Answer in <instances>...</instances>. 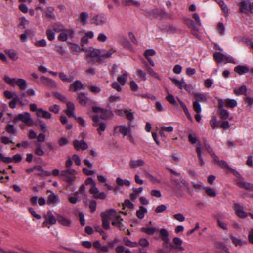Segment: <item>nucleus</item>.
Here are the masks:
<instances>
[{"label": "nucleus", "instance_id": "21", "mask_svg": "<svg viewBox=\"0 0 253 253\" xmlns=\"http://www.w3.org/2000/svg\"><path fill=\"white\" fill-rule=\"evenodd\" d=\"M73 143L75 148L77 150H79L80 149L84 150L88 148L87 144L84 140L79 141L78 140H75Z\"/></svg>", "mask_w": 253, "mask_h": 253}, {"label": "nucleus", "instance_id": "60", "mask_svg": "<svg viewBox=\"0 0 253 253\" xmlns=\"http://www.w3.org/2000/svg\"><path fill=\"white\" fill-rule=\"evenodd\" d=\"M36 145L37 147L35 150V153L38 156H42L44 154V151L40 148V144L37 143Z\"/></svg>", "mask_w": 253, "mask_h": 253}, {"label": "nucleus", "instance_id": "20", "mask_svg": "<svg viewBox=\"0 0 253 253\" xmlns=\"http://www.w3.org/2000/svg\"><path fill=\"white\" fill-rule=\"evenodd\" d=\"M40 81L44 85L51 88H55L56 87V84L54 81L45 76L41 77Z\"/></svg>", "mask_w": 253, "mask_h": 253}, {"label": "nucleus", "instance_id": "18", "mask_svg": "<svg viewBox=\"0 0 253 253\" xmlns=\"http://www.w3.org/2000/svg\"><path fill=\"white\" fill-rule=\"evenodd\" d=\"M85 87L84 84H83L79 80H76L69 86L70 91L76 92L78 90L84 89Z\"/></svg>", "mask_w": 253, "mask_h": 253}, {"label": "nucleus", "instance_id": "2", "mask_svg": "<svg viewBox=\"0 0 253 253\" xmlns=\"http://www.w3.org/2000/svg\"><path fill=\"white\" fill-rule=\"evenodd\" d=\"M77 171L74 169H68L63 170L61 173V176L63 177V180L69 183H72L75 180Z\"/></svg>", "mask_w": 253, "mask_h": 253}, {"label": "nucleus", "instance_id": "45", "mask_svg": "<svg viewBox=\"0 0 253 253\" xmlns=\"http://www.w3.org/2000/svg\"><path fill=\"white\" fill-rule=\"evenodd\" d=\"M115 52V50L113 49H111L105 52L101 53L100 55V59H104L106 58H110L112 54Z\"/></svg>", "mask_w": 253, "mask_h": 253}, {"label": "nucleus", "instance_id": "13", "mask_svg": "<svg viewBox=\"0 0 253 253\" xmlns=\"http://www.w3.org/2000/svg\"><path fill=\"white\" fill-rule=\"evenodd\" d=\"M46 194L47 195V203L48 205H57L59 203V198L58 195L55 194L51 190H48Z\"/></svg>", "mask_w": 253, "mask_h": 253}, {"label": "nucleus", "instance_id": "8", "mask_svg": "<svg viewBox=\"0 0 253 253\" xmlns=\"http://www.w3.org/2000/svg\"><path fill=\"white\" fill-rule=\"evenodd\" d=\"M239 5L240 6L239 11L241 13L244 14H247L248 12L253 13V8L250 2L243 0L239 3Z\"/></svg>", "mask_w": 253, "mask_h": 253}, {"label": "nucleus", "instance_id": "25", "mask_svg": "<svg viewBox=\"0 0 253 253\" xmlns=\"http://www.w3.org/2000/svg\"><path fill=\"white\" fill-rule=\"evenodd\" d=\"M37 115L39 117L43 118L45 119H50L52 117L51 113L42 108H39L38 110H37Z\"/></svg>", "mask_w": 253, "mask_h": 253}, {"label": "nucleus", "instance_id": "39", "mask_svg": "<svg viewBox=\"0 0 253 253\" xmlns=\"http://www.w3.org/2000/svg\"><path fill=\"white\" fill-rule=\"evenodd\" d=\"M77 100L82 105H85L87 103L88 98L86 96L85 93H81L78 94Z\"/></svg>", "mask_w": 253, "mask_h": 253}, {"label": "nucleus", "instance_id": "14", "mask_svg": "<svg viewBox=\"0 0 253 253\" xmlns=\"http://www.w3.org/2000/svg\"><path fill=\"white\" fill-rule=\"evenodd\" d=\"M246 207L242 204H236L234 205L235 213L240 218H243L247 216V214L244 211Z\"/></svg>", "mask_w": 253, "mask_h": 253}, {"label": "nucleus", "instance_id": "24", "mask_svg": "<svg viewBox=\"0 0 253 253\" xmlns=\"http://www.w3.org/2000/svg\"><path fill=\"white\" fill-rule=\"evenodd\" d=\"M100 55L101 52L99 50L94 48H90L87 52L86 56L87 57H90L94 60L97 57L100 59Z\"/></svg>", "mask_w": 253, "mask_h": 253}, {"label": "nucleus", "instance_id": "37", "mask_svg": "<svg viewBox=\"0 0 253 253\" xmlns=\"http://www.w3.org/2000/svg\"><path fill=\"white\" fill-rule=\"evenodd\" d=\"M59 76L60 79L62 81L65 82H68V83L72 82L74 80V77L73 76H71V75L67 76L63 72L59 73Z\"/></svg>", "mask_w": 253, "mask_h": 253}, {"label": "nucleus", "instance_id": "48", "mask_svg": "<svg viewBox=\"0 0 253 253\" xmlns=\"http://www.w3.org/2000/svg\"><path fill=\"white\" fill-rule=\"evenodd\" d=\"M46 44V41L44 39L37 41L34 43V45L37 47H45Z\"/></svg>", "mask_w": 253, "mask_h": 253}, {"label": "nucleus", "instance_id": "3", "mask_svg": "<svg viewBox=\"0 0 253 253\" xmlns=\"http://www.w3.org/2000/svg\"><path fill=\"white\" fill-rule=\"evenodd\" d=\"M115 215H116V211L114 209H110L101 214L102 227L104 229L108 230L110 228V222L108 220L107 218L108 217L114 216Z\"/></svg>", "mask_w": 253, "mask_h": 253}, {"label": "nucleus", "instance_id": "51", "mask_svg": "<svg viewBox=\"0 0 253 253\" xmlns=\"http://www.w3.org/2000/svg\"><path fill=\"white\" fill-rule=\"evenodd\" d=\"M145 177L149 180L150 181L152 182H159V180L155 177L153 176L151 174L148 172H145Z\"/></svg>", "mask_w": 253, "mask_h": 253}, {"label": "nucleus", "instance_id": "1", "mask_svg": "<svg viewBox=\"0 0 253 253\" xmlns=\"http://www.w3.org/2000/svg\"><path fill=\"white\" fill-rule=\"evenodd\" d=\"M3 80L4 82L11 86L17 85L22 91L27 88L26 81L22 78H11L8 76H5Z\"/></svg>", "mask_w": 253, "mask_h": 253}, {"label": "nucleus", "instance_id": "57", "mask_svg": "<svg viewBox=\"0 0 253 253\" xmlns=\"http://www.w3.org/2000/svg\"><path fill=\"white\" fill-rule=\"evenodd\" d=\"M167 209L166 205L162 204L158 206L155 209V211L156 213H160L165 211Z\"/></svg>", "mask_w": 253, "mask_h": 253}, {"label": "nucleus", "instance_id": "27", "mask_svg": "<svg viewBox=\"0 0 253 253\" xmlns=\"http://www.w3.org/2000/svg\"><path fill=\"white\" fill-rule=\"evenodd\" d=\"M115 219L112 221V224L113 226L118 227L120 230L124 228V226L122 223L123 218L120 215H115Z\"/></svg>", "mask_w": 253, "mask_h": 253}, {"label": "nucleus", "instance_id": "47", "mask_svg": "<svg viewBox=\"0 0 253 253\" xmlns=\"http://www.w3.org/2000/svg\"><path fill=\"white\" fill-rule=\"evenodd\" d=\"M246 91V86L245 85H242L239 88L238 90L235 89L234 90V92L236 95H239L240 94H245Z\"/></svg>", "mask_w": 253, "mask_h": 253}, {"label": "nucleus", "instance_id": "42", "mask_svg": "<svg viewBox=\"0 0 253 253\" xmlns=\"http://www.w3.org/2000/svg\"><path fill=\"white\" fill-rule=\"evenodd\" d=\"M88 14L85 12H82L79 16V19L82 23L83 25H85L87 22Z\"/></svg>", "mask_w": 253, "mask_h": 253}, {"label": "nucleus", "instance_id": "59", "mask_svg": "<svg viewBox=\"0 0 253 253\" xmlns=\"http://www.w3.org/2000/svg\"><path fill=\"white\" fill-rule=\"evenodd\" d=\"M217 122V118L216 116L213 115L212 116L211 119L210 121V124L211 126L212 127V129H214L216 127L218 126V124H216Z\"/></svg>", "mask_w": 253, "mask_h": 253}, {"label": "nucleus", "instance_id": "30", "mask_svg": "<svg viewBox=\"0 0 253 253\" xmlns=\"http://www.w3.org/2000/svg\"><path fill=\"white\" fill-rule=\"evenodd\" d=\"M54 8L52 7H48L46 10L43 13L44 16L48 18L49 20H54L55 15L54 14Z\"/></svg>", "mask_w": 253, "mask_h": 253}, {"label": "nucleus", "instance_id": "63", "mask_svg": "<svg viewBox=\"0 0 253 253\" xmlns=\"http://www.w3.org/2000/svg\"><path fill=\"white\" fill-rule=\"evenodd\" d=\"M6 131L10 134H14L15 133V128L13 125L9 124L7 125L6 127Z\"/></svg>", "mask_w": 253, "mask_h": 253}, {"label": "nucleus", "instance_id": "61", "mask_svg": "<svg viewBox=\"0 0 253 253\" xmlns=\"http://www.w3.org/2000/svg\"><path fill=\"white\" fill-rule=\"evenodd\" d=\"M54 50L61 55H64L66 52L65 48L59 45L56 46L54 48Z\"/></svg>", "mask_w": 253, "mask_h": 253}, {"label": "nucleus", "instance_id": "16", "mask_svg": "<svg viewBox=\"0 0 253 253\" xmlns=\"http://www.w3.org/2000/svg\"><path fill=\"white\" fill-rule=\"evenodd\" d=\"M218 113H219L220 119L223 120H227L228 118L230 121H232L233 119V117H229V112L224 108L222 105H218Z\"/></svg>", "mask_w": 253, "mask_h": 253}, {"label": "nucleus", "instance_id": "41", "mask_svg": "<svg viewBox=\"0 0 253 253\" xmlns=\"http://www.w3.org/2000/svg\"><path fill=\"white\" fill-rule=\"evenodd\" d=\"M53 30L56 32H63L65 30L64 26L59 23H56L52 25Z\"/></svg>", "mask_w": 253, "mask_h": 253}, {"label": "nucleus", "instance_id": "22", "mask_svg": "<svg viewBox=\"0 0 253 253\" xmlns=\"http://www.w3.org/2000/svg\"><path fill=\"white\" fill-rule=\"evenodd\" d=\"M57 220L59 223L64 226H70L72 223L71 221L63 215L56 214Z\"/></svg>", "mask_w": 253, "mask_h": 253}, {"label": "nucleus", "instance_id": "11", "mask_svg": "<svg viewBox=\"0 0 253 253\" xmlns=\"http://www.w3.org/2000/svg\"><path fill=\"white\" fill-rule=\"evenodd\" d=\"M217 100L218 105H222L223 107L225 106L228 108H233L237 105V102L235 99L229 98L222 99L218 98Z\"/></svg>", "mask_w": 253, "mask_h": 253}, {"label": "nucleus", "instance_id": "9", "mask_svg": "<svg viewBox=\"0 0 253 253\" xmlns=\"http://www.w3.org/2000/svg\"><path fill=\"white\" fill-rule=\"evenodd\" d=\"M44 217L45 221L43 222L42 224L43 226L47 227L48 228H50V225H54L56 223V219L50 211H47Z\"/></svg>", "mask_w": 253, "mask_h": 253}, {"label": "nucleus", "instance_id": "33", "mask_svg": "<svg viewBox=\"0 0 253 253\" xmlns=\"http://www.w3.org/2000/svg\"><path fill=\"white\" fill-rule=\"evenodd\" d=\"M35 169L38 170V172L37 174L39 175L49 176L51 175V172L45 171L43 168L40 166H35Z\"/></svg>", "mask_w": 253, "mask_h": 253}, {"label": "nucleus", "instance_id": "10", "mask_svg": "<svg viewBox=\"0 0 253 253\" xmlns=\"http://www.w3.org/2000/svg\"><path fill=\"white\" fill-rule=\"evenodd\" d=\"M171 182L175 184V186L177 188L180 189L182 187H184L187 190V192L189 194H191V191L190 190L188 182L182 177H180L179 180L172 179Z\"/></svg>", "mask_w": 253, "mask_h": 253}, {"label": "nucleus", "instance_id": "28", "mask_svg": "<svg viewBox=\"0 0 253 253\" xmlns=\"http://www.w3.org/2000/svg\"><path fill=\"white\" fill-rule=\"evenodd\" d=\"M67 109L66 111V114L69 117L76 118V115L74 112L75 110L74 104L72 102H68L67 103Z\"/></svg>", "mask_w": 253, "mask_h": 253}, {"label": "nucleus", "instance_id": "19", "mask_svg": "<svg viewBox=\"0 0 253 253\" xmlns=\"http://www.w3.org/2000/svg\"><path fill=\"white\" fill-rule=\"evenodd\" d=\"M236 182L238 185L240 187L248 190L253 191V185L250 183L246 182L242 177L237 179Z\"/></svg>", "mask_w": 253, "mask_h": 253}, {"label": "nucleus", "instance_id": "58", "mask_svg": "<svg viewBox=\"0 0 253 253\" xmlns=\"http://www.w3.org/2000/svg\"><path fill=\"white\" fill-rule=\"evenodd\" d=\"M1 161L6 163H9L12 162V158L10 157H4L2 154L0 153V162Z\"/></svg>", "mask_w": 253, "mask_h": 253}, {"label": "nucleus", "instance_id": "15", "mask_svg": "<svg viewBox=\"0 0 253 253\" xmlns=\"http://www.w3.org/2000/svg\"><path fill=\"white\" fill-rule=\"evenodd\" d=\"M114 131L115 133L120 132L124 136H125L130 133V128L129 127L124 125L116 126L114 127Z\"/></svg>", "mask_w": 253, "mask_h": 253}, {"label": "nucleus", "instance_id": "44", "mask_svg": "<svg viewBox=\"0 0 253 253\" xmlns=\"http://www.w3.org/2000/svg\"><path fill=\"white\" fill-rule=\"evenodd\" d=\"M127 79V74L125 73L122 76L118 77L117 82L121 86H123L125 84Z\"/></svg>", "mask_w": 253, "mask_h": 253}, {"label": "nucleus", "instance_id": "7", "mask_svg": "<svg viewBox=\"0 0 253 253\" xmlns=\"http://www.w3.org/2000/svg\"><path fill=\"white\" fill-rule=\"evenodd\" d=\"M160 234L161 237V239L163 242V245L164 247L167 248L169 247L174 248L169 239L168 232L166 229L162 228L160 230Z\"/></svg>", "mask_w": 253, "mask_h": 253}, {"label": "nucleus", "instance_id": "38", "mask_svg": "<svg viewBox=\"0 0 253 253\" xmlns=\"http://www.w3.org/2000/svg\"><path fill=\"white\" fill-rule=\"evenodd\" d=\"M140 230L149 235H152L155 232L158 231V229L155 227H142Z\"/></svg>", "mask_w": 253, "mask_h": 253}, {"label": "nucleus", "instance_id": "4", "mask_svg": "<svg viewBox=\"0 0 253 253\" xmlns=\"http://www.w3.org/2000/svg\"><path fill=\"white\" fill-rule=\"evenodd\" d=\"M213 57L218 64L220 63L225 64L227 63H236L233 57L226 56L220 52H216L214 53Z\"/></svg>", "mask_w": 253, "mask_h": 253}, {"label": "nucleus", "instance_id": "46", "mask_svg": "<svg viewBox=\"0 0 253 253\" xmlns=\"http://www.w3.org/2000/svg\"><path fill=\"white\" fill-rule=\"evenodd\" d=\"M123 241L125 245L127 246L130 247H136L138 245V243L137 242H131L130 240L128 239L127 237L124 238Z\"/></svg>", "mask_w": 253, "mask_h": 253}, {"label": "nucleus", "instance_id": "49", "mask_svg": "<svg viewBox=\"0 0 253 253\" xmlns=\"http://www.w3.org/2000/svg\"><path fill=\"white\" fill-rule=\"evenodd\" d=\"M218 126L224 129H227L230 127L231 125L229 123L226 121H220L218 123Z\"/></svg>", "mask_w": 253, "mask_h": 253}, {"label": "nucleus", "instance_id": "5", "mask_svg": "<svg viewBox=\"0 0 253 253\" xmlns=\"http://www.w3.org/2000/svg\"><path fill=\"white\" fill-rule=\"evenodd\" d=\"M18 121H21L27 125H32L33 124L31 115L28 112L19 114L14 117L13 120L14 122L17 123Z\"/></svg>", "mask_w": 253, "mask_h": 253}, {"label": "nucleus", "instance_id": "23", "mask_svg": "<svg viewBox=\"0 0 253 253\" xmlns=\"http://www.w3.org/2000/svg\"><path fill=\"white\" fill-rule=\"evenodd\" d=\"M170 79L173 83L175 85L178 87L180 89L184 88L186 90L188 91L187 85L183 80L179 81L176 79L171 78H170Z\"/></svg>", "mask_w": 253, "mask_h": 253}, {"label": "nucleus", "instance_id": "64", "mask_svg": "<svg viewBox=\"0 0 253 253\" xmlns=\"http://www.w3.org/2000/svg\"><path fill=\"white\" fill-rule=\"evenodd\" d=\"M173 217L174 219L179 221V222H183L185 221L184 216L181 213H177L173 215Z\"/></svg>", "mask_w": 253, "mask_h": 253}, {"label": "nucleus", "instance_id": "40", "mask_svg": "<svg viewBox=\"0 0 253 253\" xmlns=\"http://www.w3.org/2000/svg\"><path fill=\"white\" fill-rule=\"evenodd\" d=\"M205 193L207 195L211 197H215L216 196V192L214 189L210 187H205L204 188Z\"/></svg>", "mask_w": 253, "mask_h": 253}, {"label": "nucleus", "instance_id": "54", "mask_svg": "<svg viewBox=\"0 0 253 253\" xmlns=\"http://www.w3.org/2000/svg\"><path fill=\"white\" fill-rule=\"evenodd\" d=\"M216 2L218 3L223 12L225 13H228V9L225 3L221 0H216Z\"/></svg>", "mask_w": 253, "mask_h": 253}, {"label": "nucleus", "instance_id": "55", "mask_svg": "<svg viewBox=\"0 0 253 253\" xmlns=\"http://www.w3.org/2000/svg\"><path fill=\"white\" fill-rule=\"evenodd\" d=\"M9 58L13 61H16L18 59L17 54L14 51L9 50L7 52Z\"/></svg>", "mask_w": 253, "mask_h": 253}, {"label": "nucleus", "instance_id": "52", "mask_svg": "<svg viewBox=\"0 0 253 253\" xmlns=\"http://www.w3.org/2000/svg\"><path fill=\"white\" fill-rule=\"evenodd\" d=\"M193 108L194 111L196 113H200L201 112V107L199 102L198 101H194L193 103Z\"/></svg>", "mask_w": 253, "mask_h": 253}, {"label": "nucleus", "instance_id": "12", "mask_svg": "<svg viewBox=\"0 0 253 253\" xmlns=\"http://www.w3.org/2000/svg\"><path fill=\"white\" fill-rule=\"evenodd\" d=\"M89 192L95 199L103 200L106 198V194L103 192L99 193V190L96 187V184L91 186Z\"/></svg>", "mask_w": 253, "mask_h": 253}, {"label": "nucleus", "instance_id": "17", "mask_svg": "<svg viewBox=\"0 0 253 253\" xmlns=\"http://www.w3.org/2000/svg\"><path fill=\"white\" fill-rule=\"evenodd\" d=\"M91 21L96 25H102L107 23V18L104 15H98L92 17Z\"/></svg>", "mask_w": 253, "mask_h": 253}, {"label": "nucleus", "instance_id": "50", "mask_svg": "<svg viewBox=\"0 0 253 253\" xmlns=\"http://www.w3.org/2000/svg\"><path fill=\"white\" fill-rule=\"evenodd\" d=\"M124 114L126 115V119L129 121H132L134 120L133 113H132L131 111H130L127 109L124 110Z\"/></svg>", "mask_w": 253, "mask_h": 253}, {"label": "nucleus", "instance_id": "6", "mask_svg": "<svg viewBox=\"0 0 253 253\" xmlns=\"http://www.w3.org/2000/svg\"><path fill=\"white\" fill-rule=\"evenodd\" d=\"M92 120L93 122V126L98 127L97 131L99 134L101 135L102 134V132L104 131L106 129V123L100 121V118L97 115H94L92 117Z\"/></svg>", "mask_w": 253, "mask_h": 253}, {"label": "nucleus", "instance_id": "53", "mask_svg": "<svg viewBox=\"0 0 253 253\" xmlns=\"http://www.w3.org/2000/svg\"><path fill=\"white\" fill-rule=\"evenodd\" d=\"M191 184L194 188L199 190H204V188L205 187L201 182H198L197 183L192 182Z\"/></svg>", "mask_w": 253, "mask_h": 253}, {"label": "nucleus", "instance_id": "62", "mask_svg": "<svg viewBox=\"0 0 253 253\" xmlns=\"http://www.w3.org/2000/svg\"><path fill=\"white\" fill-rule=\"evenodd\" d=\"M147 72L148 73L153 77L155 78L156 79H157L158 80H160V77L159 75L155 72L153 69L150 67H148L147 69Z\"/></svg>", "mask_w": 253, "mask_h": 253}, {"label": "nucleus", "instance_id": "26", "mask_svg": "<svg viewBox=\"0 0 253 253\" xmlns=\"http://www.w3.org/2000/svg\"><path fill=\"white\" fill-rule=\"evenodd\" d=\"M173 243L175 246H173L174 248L169 247L171 250L173 249L179 251H182L184 250V248L181 246L182 240L179 238L174 237L173 239Z\"/></svg>", "mask_w": 253, "mask_h": 253}, {"label": "nucleus", "instance_id": "36", "mask_svg": "<svg viewBox=\"0 0 253 253\" xmlns=\"http://www.w3.org/2000/svg\"><path fill=\"white\" fill-rule=\"evenodd\" d=\"M147 213V210L143 206H140L136 211V216L138 218L142 219L144 218L145 214Z\"/></svg>", "mask_w": 253, "mask_h": 253}, {"label": "nucleus", "instance_id": "29", "mask_svg": "<svg viewBox=\"0 0 253 253\" xmlns=\"http://www.w3.org/2000/svg\"><path fill=\"white\" fill-rule=\"evenodd\" d=\"M114 116L113 112L109 110L102 109L101 114H100V118L104 120H108L112 118Z\"/></svg>", "mask_w": 253, "mask_h": 253}, {"label": "nucleus", "instance_id": "43", "mask_svg": "<svg viewBox=\"0 0 253 253\" xmlns=\"http://www.w3.org/2000/svg\"><path fill=\"white\" fill-rule=\"evenodd\" d=\"M116 183L117 184L120 186H129L130 184V182L128 180H123L120 177H118L116 179Z\"/></svg>", "mask_w": 253, "mask_h": 253}, {"label": "nucleus", "instance_id": "32", "mask_svg": "<svg viewBox=\"0 0 253 253\" xmlns=\"http://www.w3.org/2000/svg\"><path fill=\"white\" fill-rule=\"evenodd\" d=\"M144 161L142 159H138L136 160H131L129 162V165L131 168H136L144 165Z\"/></svg>", "mask_w": 253, "mask_h": 253}, {"label": "nucleus", "instance_id": "31", "mask_svg": "<svg viewBox=\"0 0 253 253\" xmlns=\"http://www.w3.org/2000/svg\"><path fill=\"white\" fill-rule=\"evenodd\" d=\"M234 71L241 75L249 72V68L248 66L238 65L235 67Z\"/></svg>", "mask_w": 253, "mask_h": 253}, {"label": "nucleus", "instance_id": "35", "mask_svg": "<svg viewBox=\"0 0 253 253\" xmlns=\"http://www.w3.org/2000/svg\"><path fill=\"white\" fill-rule=\"evenodd\" d=\"M194 97L195 99V101H198L201 102H206L207 101V96L206 94L204 93H196L194 94Z\"/></svg>", "mask_w": 253, "mask_h": 253}, {"label": "nucleus", "instance_id": "34", "mask_svg": "<svg viewBox=\"0 0 253 253\" xmlns=\"http://www.w3.org/2000/svg\"><path fill=\"white\" fill-rule=\"evenodd\" d=\"M230 238L233 244L236 247H241L243 245L245 242L242 239L237 238L232 235H230Z\"/></svg>", "mask_w": 253, "mask_h": 253}, {"label": "nucleus", "instance_id": "56", "mask_svg": "<svg viewBox=\"0 0 253 253\" xmlns=\"http://www.w3.org/2000/svg\"><path fill=\"white\" fill-rule=\"evenodd\" d=\"M46 35L49 40L53 41L55 39V34L53 30L48 29L46 31Z\"/></svg>", "mask_w": 253, "mask_h": 253}]
</instances>
